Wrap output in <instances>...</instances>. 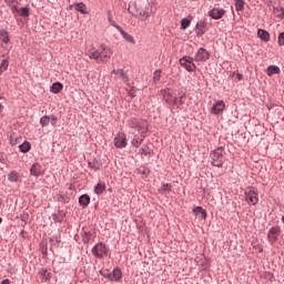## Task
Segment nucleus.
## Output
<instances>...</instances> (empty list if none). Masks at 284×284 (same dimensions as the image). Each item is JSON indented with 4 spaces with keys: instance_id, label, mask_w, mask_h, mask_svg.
Returning a JSON list of instances; mask_svg holds the SVG:
<instances>
[{
    "instance_id": "31",
    "label": "nucleus",
    "mask_w": 284,
    "mask_h": 284,
    "mask_svg": "<svg viewBox=\"0 0 284 284\" xmlns=\"http://www.w3.org/2000/svg\"><path fill=\"white\" fill-rule=\"evenodd\" d=\"M8 181H10V183H17L19 181V172L17 171H11L8 174Z\"/></svg>"
},
{
    "instance_id": "20",
    "label": "nucleus",
    "mask_w": 284,
    "mask_h": 284,
    "mask_svg": "<svg viewBox=\"0 0 284 284\" xmlns=\"http://www.w3.org/2000/svg\"><path fill=\"white\" fill-rule=\"evenodd\" d=\"M118 32H120V34L123 37V39L125 41H128L129 43H135L134 37H132V34L125 32V30H123V28L118 27Z\"/></svg>"
},
{
    "instance_id": "42",
    "label": "nucleus",
    "mask_w": 284,
    "mask_h": 284,
    "mask_svg": "<svg viewBox=\"0 0 284 284\" xmlns=\"http://www.w3.org/2000/svg\"><path fill=\"white\" fill-rule=\"evenodd\" d=\"M50 243H51V245H59V243H61V241L59 240V236L53 235L50 239Z\"/></svg>"
},
{
    "instance_id": "16",
    "label": "nucleus",
    "mask_w": 284,
    "mask_h": 284,
    "mask_svg": "<svg viewBox=\"0 0 284 284\" xmlns=\"http://www.w3.org/2000/svg\"><path fill=\"white\" fill-rule=\"evenodd\" d=\"M205 28H207V23L204 20H200L195 26L196 37H203Z\"/></svg>"
},
{
    "instance_id": "30",
    "label": "nucleus",
    "mask_w": 284,
    "mask_h": 284,
    "mask_svg": "<svg viewBox=\"0 0 284 284\" xmlns=\"http://www.w3.org/2000/svg\"><path fill=\"white\" fill-rule=\"evenodd\" d=\"M191 23H192V16H190L189 18H183L181 20V30H187Z\"/></svg>"
},
{
    "instance_id": "8",
    "label": "nucleus",
    "mask_w": 284,
    "mask_h": 284,
    "mask_svg": "<svg viewBox=\"0 0 284 284\" xmlns=\"http://www.w3.org/2000/svg\"><path fill=\"white\" fill-rule=\"evenodd\" d=\"M161 94L166 103V108H170V110H174V95L172 94V89H163L161 90Z\"/></svg>"
},
{
    "instance_id": "29",
    "label": "nucleus",
    "mask_w": 284,
    "mask_h": 284,
    "mask_svg": "<svg viewBox=\"0 0 284 284\" xmlns=\"http://www.w3.org/2000/svg\"><path fill=\"white\" fill-rule=\"evenodd\" d=\"M105 183H98L94 186V194H97L98 196H101V194H103L105 192Z\"/></svg>"
},
{
    "instance_id": "23",
    "label": "nucleus",
    "mask_w": 284,
    "mask_h": 284,
    "mask_svg": "<svg viewBox=\"0 0 284 284\" xmlns=\"http://www.w3.org/2000/svg\"><path fill=\"white\" fill-rule=\"evenodd\" d=\"M266 74L267 77H274V74H281V68L277 65H268L266 68Z\"/></svg>"
},
{
    "instance_id": "13",
    "label": "nucleus",
    "mask_w": 284,
    "mask_h": 284,
    "mask_svg": "<svg viewBox=\"0 0 284 284\" xmlns=\"http://www.w3.org/2000/svg\"><path fill=\"white\" fill-rule=\"evenodd\" d=\"M223 110H225V102L223 100H217L213 104L211 112L212 114L219 115V114H222Z\"/></svg>"
},
{
    "instance_id": "56",
    "label": "nucleus",
    "mask_w": 284,
    "mask_h": 284,
    "mask_svg": "<svg viewBox=\"0 0 284 284\" xmlns=\"http://www.w3.org/2000/svg\"><path fill=\"white\" fill-rule=\"evenodd\" d=\"M11 145H17V142L11 140Z\"/></svg>"
},
{
    "instance_id": "32",
    "label": "nucleus",
    "mask_w": 284,
    "mask_h": 284,
    "mask_svg": "<svg viewBox=\"0 0 284 284\" xmlns=\"http://www.w3.org/2000/svg\"><path fill=\"white\" fill-rule=\"evenodd\" d=\"M236 12L245 10V0H234Z\"/></svg>"
},
{
    "instance_id": "11",
    "label": "nucleus",
    "mask_w": 284,
    "mask_h": 284,
    "mask_svg": "<svg viewBox=\"0 0 284 284\" xmlns=\"http://www.w3.org/2000/svg\"><path fill=\"white\" fill-rule=\"evenodd\" d=\"M114 145L119 150H123V148L128 145V138L125 136V133H120L114 138Z\"/></svg>"
},
{
    "instance_id": "60",
    "label": "nucleus",
    "mask_w": 284,
    "mask_h": 284,
    "mask_svg": "<svg viewBox=\"0 0 284 284\" xmlns=\"http://www.w3.org/2000/svg\"><path fill=\"white\" fill-rule=\"evenodd\" d=\"M260 252H263V248H260Z\"/></svg>"
},
{
    "instance_id": "34",
    "label": "nucleus",
    "mask_w": 284,
    "mask_h": 284,
    "mask_svg": "<svg viewBox=\"0 0 284 284\" xmlns=\"http://www.w3.org/2000/svg\"><path fill=\"white\" fill-rule=\"evenodd\" d=\"M0 37L2 43H10V36H8V32L4 29H0Z\"/></svg>"
},
{
    "instance_id": "6",
    "label": "nucleus",
    "mask_w": 284,
    "mask_h": 284,
    "mask_svg": "<svg viewBox=\"0 0 284 284\" xmlns=\"http://www.w3.org/2000/svg\"><path fill=\"white\" fill-rule=\"evenodd\" d=\"M245 201L248 205H256L258 204V191L255 190L253 186L247 187L244 191Z\"/></svg>"
},
{
    "instance_id": "19",
    "label": "nucleus",
    "mask_w": 284,
    "mask_h": 284,
    "mask_svg": "<svg viewBox=\"0 0 284 284\" xmlns=\"http://www.w3.org/2000/svg\"><path fill=\"white\" fill-rule=\"evenodd\" d=\"M112 281L119 283L121 278H123V272L119 268V266L114 267L111 272Z\"/></svg>"
},
{
    "instance_id": "33",
    "label": "nucleus",
    "mask_w": 284,
    "mask_h": 284,
    "mask_svg": "<svg viewBox=\"0 0 284 284\" xmlns=\"http://www.w3.org/2000/svg\"><path fill=\"white\" fill-rule=\"evenodd\" d=\"M106 14H108V21L110 26H112V28H115V30H119L121 26L116 24V21H114V18H112V11H108Z\"/></svg>"
},
{
    "instance_id": "49",
    "label": "nucleus",
    "mask_w": 284,
    "mask_h": 284,
    "mask_svg": "<svg viewBox=\"0 0 284 284\" xmlns=\"http://www.w3.org/2000/svg\"><path fill=\"white\" fill-rule=\"evenodd\" d=\"M104 278H109V281H112V273H108L103 275Z\"/></svg>"
},
{
    "instance_id": "41",
    "label": "nucleus",
    "mask_w": 284,
    "mask_h": 284,
    "mask_svg": "<svg viewBox=\"0 0 284 284\" xmlns=\"http://www.w3.org/2000/svg\"><path fill=\"white\" fill-rule=\"evenodd\" d=\"M19 12H20L21 17H30V8L29 7L21 8Z\"/></svg>"
},
{
    "instance_id": "44",
    "label": "nucleus",
    "mask_w": 284,
    "mask_h": 284,
    "mask_svg": "<svg viewBox=\"0 0 284 284\" xmlns=\"http://www.w3.org/2000/svg\"><path fill=\"white\" fill-rule=\"evenodd\" d=\"M141 154H143L144 156H149L150 154V148L144 146L140 150Z\"/></svg>"
},
{
    "instance_id": "3",
    "label": "nucleus",
    "mask_w": 284,
    "mask_h": 284,
    "mask_svg": "<svg viewBox=\"0 0 284 284\" xmlns=\"http://www.w3.org/2000/svg\"><path fill=\"white\" fill-rule=\"evenodd\" d=\"M211 165L214 168H223V164L225 163V158L223 156V149L222 146H219L217 149L213 150L210 153Z\"/></svg>"
},
{
    "instance_id": "22",
    "label": "nucleus",
    "mask_w": 284,
    "mask_h": 284,
    "mask_svg": "<svg viewBox=\"0 0 284 284\" xmlns=\"http://www.w3.org/2000/svg\"><path fill=\"white\" fill-rule=\"evenodd\" d=\"M75 11L80 12L81 14H90V11L88 10V6L83 2L75 3Z\"/></svg>"
},
{
    "instance_id": "2",
    "label": "nucleus",
    "mask_w": 284,
    "mask_h": 284,
    "mask_svg": "<svg viewBox=\"0 0 284 284\" xmlns=\"http://www.w3.org/2000/svg\"><path fill=\"white\" fill-rule=\"evenodd\" d=\"M112 49L105 44H100L98 49L91 48L87 52L89 59L97 61V63H108L112 59Z\"/></svg>"
},
{
    "instance_id": "48",
    "label": "nucleus",
    "mask_w": 284,
    "mask_h": 284,
    "mask_svg": "<svg viewBox=\"0 0 284 284\" xmlns=\"http://www.w3.org/2000/svg\"><path fill=\"white\" fill-rule=\"evenodd\" d=\"M59 201L61 203H70V199L69 197H64L63 195L60 196Z\"/></svg>"
},
{
    "instance_id": "4",
    "label": "nucleus",
    "mask_w": 284,
    "mask_h": 284,
    "mask_svg": "<svg viewBox=\"0 0 284 284\" xmlns=\"http://www.w3.org/2000/svg\"><path fill=\"white\" fill-rule=\"evenodd\" d=\"M109 252L110 250L103 242L97 243L91 250V254L94 256V258H99V260L105 258Z\"/></svg>"
},
{
    "instance_id": "46",
    "label": "nucleus",
    "mask_w": 284,
    "mask_h": 284,
    "mask_svg": "<svg viewBox=\"0 0 284 284\" xmlns=\"http://www.w3.org/2000/svg\"><path fill=\"white\" fill-rule=\"evenodd\" d=\"M278 45H284V32L278 34Z\"/></svg>"
},
{
    "instance_id": "40",
    "label": "nucleus",
    "mask_w": 284,
    "mask_h": 284,
    "mask_svg": "<svg viewBox=\"0 0 284 284\" xmlns=\"http://www.w3.org/2000/svg\"><path fill=\"white\" fill-rule=\"evenodd\" d=\"M139 174H142V176H149L150 174V169L145 168V166H141L140 169H138Z\"/></svg>"
},
{
    "instance_id": "17",
    "label": "nucleus",
    "mask_w": 284,
    "mask_h": 284,
    "mask_svg": "<svg viewBox=\"0 0 284 284\" xmlns=\"http://www.w3.org/2000/svg\"><path fill=\"white\" fill-rule=\"evenodd\" d=\"M94 233L92 231H83L81 234L82 243L88 245L91 241H94Z\"/></svg>"
},
{
    "instance_id": "14",
    "label": "nucleus",
    "mask_w": 284,
    "mask_h": 284,
    "mask_svg": "<svg viewBox=\"0 0 284 284\" xmlns=\"http://www.w3.org/2000/svg\"><path fill=\"white\" fill-rule=\"evenodd\" d=\"M43 166L40 163L32 164L30 169V174L36 178L43 176Z\"/></svg>"
},
{
    "instance_id": "15",
    "label": "nucleus",
    "mask_w": 284,
    "mask_h": 284,
    "mask_svg": "<svg viewBox=\"0 0 284 284\" xmlns=\"http://www.w3.org/2000/svg\"><path fill=\"white\" fill-rule=\"evenodd\" d=\"M185 101H187V94L179 93V95L173 100V108H181V105H185Z\"/></svg>"
},
{
    "instance_id": "35",
    "label": "nucleus",
    "mask_w": 284,
    "mask_h": 284,
    "mask_svg": "<svg viewBox=\"0 0 284 284\" xmlns=\"http://www.w3.org/2000/svg\"><path fill=\"white\" fill-rule=\"evenodd\" d=\"M112 74H115L116 77H121V79H124V81H128V73H125L123 69L113 70Z\"/></svg>"
},
{
    "instance_id": "5",
    "label": "nucleus",
    "mask_w": 284,
    "mask_h": 284,
    "mask_svg": "<svg viewBox=\"0 0 284 284\" xmlns=\"http://www.w3.org/2000/svg\"><path fill=\"white\" fill-rule=\"evenodd\" d=\"M128 12L132 14L133 17H142V19L150 18V10L149 9H141L139 6H136V2H133L129 6Z\"/></svg>"
},
{
    "instance_id": "57",
    "label": "nucleus",
    "mask_w": 284,
    "mask_h": 284,
    "mask_svg": "<svg viewBox=\"0 0 284 284\" xmlns=\"http://www.w3.org/2000/svg\"><path fill=\"white\" fill-rule=\"evenodd\" d=\"M11 145H17V142L11 140Z\"/></svg>"
},
{
    "instance_id": "12",
    "label": "nucleus",
    "mask_w": 284,
    "mask_h": 284,
    "mask_svg": "<svg viewBox=\"0 0 284 284\" xmlns=\"http://www.w3.org/2000/svg\"><path fill=\"white\" fill-rule=\"evenodd\" d=\"M224 16H225L224 9L213 8L212 10L209 11V17H211V19H214L215 21H219V19H223Z\"/></svg>"
},
{
    "instance_id": "39",
    "label": "nucleus",
    "mask_w": 284,
    "mask_h": 284,
    "mask_svg": "<svg viewBox=\"0 0 284 284\" xmlns=\"http://www.w3.org/2000/svg\"><path fill=\"white\" fill-rule=\"evenodd\" d=\"M161 72H162L161 69H158L153 73V83H155V85L161 81Z\"/></svg>"
},
{
    "instance_id": "59",
    "label": "nucleus",
    "mask_w": 284,
    "mask_h": 284,
    "mask_svg": "<svg viewBox=\"0 0 284 284\" xmlns=\"http://www.w3.org/2000/svg\"><path fill=\"white\" fill-rule=\"evenodd\" d=\"M3 223V219L0 217V224Z\"/></svg>"
},
{
    "instance_id": "7",
    "label": "nucleus",
    "mask_w": 284,
    "mask_h": 284,
    "mask_svg": "<svg viewBox=\"0 0 284 284\" xmlns=\"http://www.w3.org/2000/svg\"><path fill=\"white\" fill-rule=\"evenodd\" d=\"M182 68H185L187 72H196V64H194V58L190 55H184L179 60Z\"/></svg>"
},
{
    "instance_id": "55",
    "label": "nucleus",
    "mask_w": 284,
    "mask_h": 284,
    "mask_svg": "<svg viewBox=\"0 0 284 284\" xmlns=\"http://www.w3.org/2000/svg\"><path fill=\"white\" fill-rule=\"evenodd\" d=\"M4 159L3 156H0V163H3Z\"/></svg>"
},
{
    "instance_id": "24",
    "label": "nucleus",
    "mask_w": 284,
    "mask_h": 284,
    "mask_svg": "<svg viewBox=\"0 0 284 284\" xmlns=\"http://www.w3.org/2000/svg\"><path fill=\"white\" fill-rule=\"evenodd\" d=\"M79 205L82 206L83 210H85V207H88V205H90V195L88 194H82L79 197Z\"/></svg>"
},
{
    "instance_id": "45",
    "label": "nucleus",
    "mask_w": 284,
    "mask_h": 284,
    "mask_svg": "<svg viewBox=\"0 0 284 284\" xmlns=\"http://www.w3.org/2000/svg\"><path fill=\"white\" fill-rule=\"evenodd\" d=\"M49 118L51 121V125H53V128H54V125H57V121H58L57 116L54 114H51V115H49Z\"/></svg>"
},
{
    "instance_id": "36",
    "label": "nucleus",
    "mask_w": 284,
    "mask_h": 284,
    "mask_svg": "<svg viewBox=\"0 0 284 284\" xmlns=\"http://www.w3.org/2000/svg\"><path fill=\"white\" fill-rule=\"evenodd\" d=\"M40 276H43L45 282L50 281L52 278V273L48 271V268H41L40 270Z\"/></svg>"
},
{
    "instance_id": "25",
    "label": "nucleus",
    "mask_w": 284,
    "mask_h": 284,
    "mask_svg": "<svg viewBox=\"0 0 284 284\" xmlns=\"http://www.w3.org/2000/svg\"><path fill=\"white\" fill-rule=\"evenodd\" d=\"M89 168H91V170H94L95 172H98V170H101L103 163H101V161L94 159L92 161L88 162Z\"/></svg>"
},
{
    "instance_id": "50",
    "label": "nucleus",
    "mask_w": 284,
    "mask_h": 284,
    "mask_svg": "<svg viewBox=\"0 0 284 284\" xmlns=\"http://www.w3.org/2000/svg\"><path fill=\"white\" fill-rule=\"evenodd\" d=\"M236 79H237V81H243V74L236 73Z\"/></svg>"
},
{
    "instance_id": "47",
    "label": "nucleus",
    "mask_w": 284,
    "mask_h": 284,
    "mask_svg": "<svg viewBox=\"0 0 284 284\" xmlns=\"http://www.w3.org/2000/svg\"><path fill=\"white\" fill-rule=\"evenodd\" d=\"M21 9H19L16 4L11 6V12L13 14H17V12H20Z\"/></svg>"
},
{
    "instance_id": "18",
    "label": "nucleus",
    "mask_w": 284,
    "mask_h": 284,
    "mask_svg": "<svg viewBox=\"0 0 284 284\" xmlns=\"http://www.w3.org/2000/svg\"><path fill=\"white\" fill-rule=\"evenodd\" d=\"M193 214L195 216H200L203 221L207 219V211H205L202 206H195L193 209Z\"/></svg>"
},
{
    "instance_id": "58",
    "label": "nucleus",
    "mask_w": 284,
    "mask_h": 284,
    "mask_svg": "<svg viewBox=\"0 0 284 284\" xmlns=\"http://www.w3.org/2000/svg\"><path fill=\"white\" fill-rule=\"evenodd\" d=\"M267 275L271 276V278H273V276H274L272 273H267Z\"/></svg>"
},
{
    "instance_id": "38",
    "label": "nucleus",
    "mask_w": 284,
    "mask_h": 284,
    "mask_svg": "<svg viewBox=\"0 0 284 284\" xmlns=\"http://www.w3.org/2000/svg\"><path fill=\"white\" fill-rule=\"evenodd\" d=\"M40 125L42 128H48L50 125V115H44L40 119Z\"/></svg>"
},
{
    "instance_id": "54",
    "label": "nucleus",
    "mask_w": 284,
    "mask_h": 284,
    "mask_svg": "<svg viewBox=\"0 0 284 284\" xmlns=\"http://www.w3.org/2000/svg\"><path fill=\"white\" fill-rule=\"evenodd\" d=\"M72 8H74V4L69 6V10H72Z\"/></svg>"
},
{
    "instance_id": "9",
    "label": "nucleus",
    "mask_w": 284,
    "mask_h": 284,
    "mask_svg": "<svg viewBox=\"0 0 284 284\" xmlns=\"http://www.w3.org/2000/svg\"><path fill=\"white\" fill-rule=\"evenodd\" d=\"M278 236H281V226H273L267 232V241L270 245H274L276 241H278Z\"/></svg>"
},
{
    "instance_id": "43",
    "label": "nucleus",
    "mask_w": 284,
    "mask_h": 284,
    "mask_svg": "<svg viewBox=\"0 0 284 284\" xmlns=\"http://www.w3.org/2000/svg\"><path fill=\"white\" fill-rule=\"evenodd\" d=\"M162 192H172V184H170V183L163 184Z\"/></svg>"
},
{
    "instance_id": "28",
    "label": "nucleus",
    "mask_w": 284,
    "mask_h": 284,
    "mask_svg": "<svg viewBox=\"0 0 284 284\" xmlns=\"http://www.w3.org/2000/svg\"><path fill=\"white\" fill-rule=\"evenodd\" d=\"M52 219L54 223H63V219H65V213H63V211H58L57 213L52 214Z\"/></svg>"
},
{
    "instance_id": "52",
    "label": "nucleus",
    "mask_w": 284,
    "mask_h": 284,
    "mask_svg": "<svg viewBox=\"0 0 284 284\" xmlns=\"http://www.w3.org/2000/svg\"><path fill=\"white\" fill-rule=\"evenodd\" d=\"M281 11H282L281 18L283 19L284 18V9L281 8Z\"/></svg>"
},
{
    "instance_id": "21",
    "label": "nucleus",
    "mask_w": 284,
    "mask_h": 284,
    "mask_svg": "<svg viewBox=\"0 0 284 284\" xmlns=\"http://www.w3.org/2000/svg\"><path fill=\"white\" fill-rule=\"evenodd\" d=\"M257 37L261 39V41H264V43H267L270 41V32L264 29L257 30Z\"/></svg>"
},
{
    "instance_id": "51",
    "label": "nucleus",
    "mask_w": 284,
    "mask_h": 284,
    "mask_svg": "<svg viewBox=\"0 0 284 284\" xmlns=\"http://www.w3.org/2000/svg\"><path fill=\"white\" fill-rule=\"evenodd\" d=\"M1 284H10V280L6 278L1 282Z\"/></svg>"
},
{
    "instance_id": "10",
    "label": "nucleus",
    "mask_w": 284,
    "mask_h": 284,
    "mask_svg": "<svg viewBox=\"0 0 284 284\" xmlns=\"http://www.w3.org/2000/svg\"><path fill=\"white\" fill-rule=\"evenodd\" d=\"M209 59H210V53H209L207 49L200 48L196 51L193 61H196L197 63H205V61H207Z\"/></svg>"
},
{
    "instance_id": "27",
    "label": "nucleus",
    "mask_w": 284,
    "mask_h": 284,
    "mask_svg": "<svg viewBox=\"0 0 284 284\" xmlns=\"http://www.w3.org/2000/svg\"><path fill=\"white\" fill-rule=\"evenodd\" d=\"M19 150L20 152H22V154H28V152H30V150H32V144H30V142L24 141L23 143H21L19 145Z\"/></svg>"
},
{
    "instance_id": "26",
    "label": "nucleus",
    "mask_w": 284,
    "mask_h": 284,
    "mask_svg": "<svg viewBox=\"0 0 284 284\" xmlns=\"http://www.w3.org/2000/svg\"><path fill=\"white\" fill-rule=\"evenodd\" d=\"M62 90L63 83L61 82H54L50 88V92H52V94H59V92H61Z\"/></svg>"
},
{
    "instance_id": "1",
    "label": "nucleus",
    "mask_w": 284,
    "mask_h": 284,
    "mask_svg": "<svg viewBox=\"0 0 284 284\" xmlns=\"http://www.w3.org/2000/svg\"><path fill=\"white\" fill-rule=\"evenodd\" d=\"M128 128L132 130H136L139 134H134L132 139V145L134 148H139L143 141H145V136H148V132H150V122L145 119L141 118H131L126 121Z\"/></svg>"
},
{
    "instance_id": "37",
    "label": "nucleus",
    "mask_w": 284,
    "mask_h": 284,
    "mask_svg": "<svg viewBox=\"0 0 284 284\" xmlns=\"http://www.w3.org/2000/svg\"><path fill=\"white\" fill-rule=\"evenodd\" d=\"M9 65H10V61L8 59L2 60V62L0 63V74L2 72H6V70H8V68H9Z\"/></svg>"
},
{
    "instance_id": "53",
    "label": "nucleus",
    "mask_w": 284,
    "mask_h": 284,
    "mask_svg": "<svg viewBox=\"0 0 284 284\" xmlns=\"http://www.w3.org/2000/svg\"><path fill=\"white\" fill-rule=\"evenodd\" d=\"M3 112V105L0 103V114Z\"/></svg>"
}]
</instances>
